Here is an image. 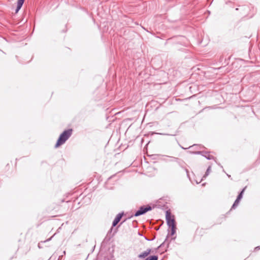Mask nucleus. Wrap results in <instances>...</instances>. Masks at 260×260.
Segmentation results:
<instances>
[{
	"mask_svg": "<svg viewBox=\"0 0 260 260\" xmlns=\"http://www.w3.org/2000/svg\"><path fill=\"white\" fill-rule=\"evenodd\" d=\"M211 171V166H210L208 167V168L205 173V174L203 176V178H206L207 176H208L209 174L210 173Z\"/></svg>",
	"mask_w": 260,
	"mask_h": 260,
	"instance_id": "obj_10",
	"label": "nucleus"
},
{
	"mask_svg": "<svg viewBox=\"0 0 260 260\" xmlns=\"http://www.w3.org/2000/svg\"><path fill=\"white\" fill-rule=\"evenodd\" d=\"M113 228H114V220L113 221L112 223V227L111 228V230H112Z\"/></svg>",
	"mask_w": 260,
	"mask_h": 260,
	"instance_id": "obj_15",
	"label": "nucleus"
},
{
	"mask_svg": "<svg viewBox=\"0 0 260 260\" xmlns=\"http://www.w3.org/2000/svg\"><path fill=\"white\" fill-rule=\"evenodd\" d=\"M72 130L69 129L64 131L59 136L55 146H59L63 144L72 135Z\"/></svg>",
	"mask_w": 260,
	"mask_h": 260,
	"instance_id": "obj_1",
	"label": "nucleus"
},
{
	"mask_svg": "<svg viewBox=\"0 0 260 260\" xmlns=\"http://www.w3.org/2000/svg\"><path fill=\"white\" fill-rule=\"evenodd\" d=\"M151 250L150 249H147L145 251L141 253L139 255L138 257L140 258H143L147 256L151 252Z\"/></svg>",
	"mask_w": 260,
	"mask_h": 260,
	"instance_id": "obj_6",
	"label": "nucleus"
},
{
	"mask_svg": "<svg viewBox=\"0 0 260 260\" xmlns=\"http://www.w3.org/2000/svg\"><path fill=\"white\" fill-rule=\"evenodd\" d=\"M166 220L169 228L176 226L174 216L169 211L166 212Z\"/></svg>",
	"mask_w": 260,
	"mask_h": 260,
	"instance_id": "obj_2",
	"label": "nucleus"
},
{
	"mask_svg": "<svg viewBox=\"0 0 260 260\" xmlns=\"http://www.w3.org/2000/svg\"><path fill=\"white\" fill-rule=\"evenodd\" d=\"M151 208L150 207H141L135 214V216H138L145 213L146 212L151 210Z\"/></svg>",
	"mask_w": 260,
	"mask_h": 260,
	"instance_id": "obj_3",
	"label": "nucleus"
},
{
	"mask_svg": "<svg viewBox=\"0 0 260 260\" xmlns=\"http://www.w3.org/2000/svg\"><path fill=\"white\" fill-rule=\"evenodd\" d=\"M171 230V233H170V235L171 236H173L175 234V232H176V226H174V227H170L169 228Z\"/></svg>",
	"mask_w": 260,
	"mask_h": 260,
	"instance_id": "obj_11",
	"label": "nucleus"
},
{
	"mask_svg": "<svg viewBox=\"0 0 260 260\" xmlns=\"http://www.w3.org/2000/svg\"><path fill=\"white\" fill-rule=\"evenodd\" d=\"M205 157L208 159H213V156L210 154H207V155H205Z\"/></svg>",
	"mask_w": 260,
	"mask_h": 260,
	"instance_id": "obj_13",
	"label": "nucleus"
},
{
	"mask_svg": "<svg viewBox=\"0 0 260 260\" xmlns=\"http://www.w3.org/2000/svg\"><path fill=\"white\" fill-rule=\"evenodd\" d=\"M191 146H192V147L198 146V145L197 144H193V145H191Z\"/></svg>",
	"mask_w": 260,
	"mask_h": 260,
	"instance_id": "obj_18",
	"label": "nucleus"
},
{
	"mask_svg": "<svg viewBox=\"0 0 260 260\" xmlns=\"http://www.w3.org/2000/svg\"><path fill=\"white\" fill-rule=\"evenodd\" d=\"M25 0H18L17 8L15 12L17 13L22 7Z\"/></svg>",
	"mask_w": 260,
	"mask_h": 260,
	"instance_id": "obj_7",
	"label": "nucleus"
},
{
	"mask_svg": "<svg viewBox=\"0 0 260 260\" xmlns=\"http://www.w3.org/2000/svg\"><path fill=\"white\" fill-rule=\"evenodd\" d=\"M158 257L157 256H151L147 258L145 260H157Z\"/></svg>",
	"mask_w": 260,
	"mask_h": 260,
	"instance_id": "obj_12",
	"label": "nucleus"
},
{
	"mask_svg": "<svg viewBox=\"0 0 260 260\" xmlns=\"http://www.w3.org/2000/svg\"><path fill=\"white\" fill-rule=\"evenodd\" d=\"M123 214L122 213H119L116 216V217L115 218V226L119 222Z\"/></svg>",
	"mask_w": 260,
	"mask_h": 260,
	"instance_id": "obj_9",
	"label": "nucleus"
},
{
	"mask_svg": "<svg viewBox=\"0 0 260 260\" xmlns=\"http://www.w3.org/2000/svg\"><path fill=\"white\" fill-rule=\"evenodd\" d=\"M52 238V237H51L50 238L48 239V240H47L46 241H44V242H46V241H50V240L51 239V238Z\"/></svg>",
	"mask_w": 260,
	"mask_h": 260,
	"instance_id": "obj_16",
	"label": "nucleus"
},
{
	"mask_svg": "<svg viewBox=\"0 0 260 260\" xmlns=\"http://www.w3.org/2000/svg\"><path fill=\"white\" fill-rule=\"evenodd\" d=\"M196 181L197 184H198L201 182V180H200L199 181L196 180Z\"/></svg>",
	"mask_w": 260,
	"mask_h": 260,
	"instance_id": "obj_17",
	"label": "nucleus"
},
{
	"mask_svg": "<svg viewBox=\"0 0 260 260\" xmlns=\"http://www.w3.org/2000/svg\"><path fill=\"white\" fill-rule=\"evenodd\" d=\"M112 110H113V109H111V110H110L109 111V113H111Z\"/></svg>",
	"mask_w": 260,
	"mask_h": 260,
	"instance_id": "obj_19",
	"label": "nucleus"
},
{
	"mask_svg": "<svg viewBox=\"0 0 260 260\" xmlns=\"http://www.w3.org/2000/svg\"><path fill=\"white\" fill-rule=\"evenodd\" d=\"M182 148H183V149H186L187 148H186V147H182Z\"/></svg>",
	"mask_w": 260,
	"mask_h": 260,
	"instance_id": "obj_20",
	"label": "nucleus"
},
{
	"mask_svg": "<svg viewBox=\"0 0 260 260\" xmlns=\"http://www.w3.org/2000/svg\"><path fill=\"white\" fill-rule=\"evenodd\" d=\"M63 253L65 254V253H66V251H63Z\"/></svg>",
	"mask_w": 260,
	"mask_h": 260,
	"instance_id": "obj_21",
	"label": "nucleus"
},
{
	"mask_svg": "<svg viewBox=\"0 0 260 260\" xmlns=\"http://www.w3.org/2000/svg\"><path fill=\"white\" fill-rule=\"evenodd\" d=\"M105 187L107 189H112L113 188V180L112 177H109L105 183Z\"/></svg>",
	"mask_w": 260,
	"mask_h": 260,
	"instance_id": "obj_4",
	"label": "nucleus"
},
{
	"mask_svg": "<svg viewBox=\"0 0 260 260\" xmlns=\"http://www.w3.org/2000/svg\"><path fill=\"white\" fill-rule=\"evenodd\" d=\"M108 110V109H107ZM108 111L107 112V120L109 122H112L114 121V119L113 118V115L112 114L108 113Z\"/></svg>",
	"mask_w": 260,
	"mask_h": 260,
	"instance_id": "obj_8",
	"label": "nucleus"
},
{
	"mask_svg": "<svg viewBox=\"0 0 260 260\" xmlns=\"http://www.w3.org/2000/svg\"><path fill=\"white\" fill-rule=\"evenodd\" d=\"M258 249H260V247L259 246H257V247H256L255 248H254V251H256Z\"/></svg>",
	"mask_w": 260,
	"mask_h": 260,
	"instance_id": "obj_14",
	"label": "nucleus"
},
{
	"mask_svg": "<svg viewBox=\"0 0 260 260\" xmlns=\"http://www.w3.org/2000/svg\"><path fill=\"white\" fill-rule=\"evenodd\" d=\"M245 188H244V189L241 191V192H240V194H239V196H238L237 199H236V200L235 201V203H234V204H233V206H232V208H234L235 207H236V206L238 205V204H239V202H240V200H241V199H242V198L243 193V192H244V190H245Z\"/></svg>",
	"mask_w": 260,
	"mask_h": 260,
	"instance_id": "obj_5",
	"label": "nucleus"
}]
</instances>
